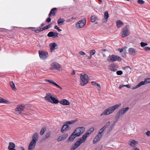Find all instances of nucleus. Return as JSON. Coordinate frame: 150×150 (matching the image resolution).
I'll use <instances>...</instances> for the list:
<instances>
[{
	"instance_id": "7ed1b4c3",
	"label": "nucleus",
	"mask_w": 150,
	"mask_h": 150,
	"mask_svg": "<svg viewBox=\"0 0 150 150\" xmlns=\"http://www.w3.org/2000/svg\"><path fill=\"white\" fill-rule=\"evenodd\" d=\"M44 98L46 100L52 103L57 104L59 102L58 99L54 97V95L50 93L46 94Z\"/></svg>"
},
{
	"instance_id": "09e8293b",
	"label": "nucleus",
	"mask_w": 150,
	"mask_h": 150,
	"mask_svg": "<svg viewBox=\"0 0 150 150\" xmlns=\"http://www.w3.org/2000/svg\"><path fill=\"white\" fill-rule=\"evenodd\" d=\"M54 28L55 29L57 30L59 32H61L62 31V30L59 29V28L57 25H55L54 26Z\"/></svg>"
},
{
	"instance_id": "0eeeda50",
	"label": "nucleus",
	"mask_w": 150,
	"mask_h": 150,
	"mask_svg": "<svg viewBox=\"0 0 150 150\" xmlns=\"http://www.w3.org/2000/svg\"><path fill=\"white\" fill-rule=\"evenodd\" d=\"M107 61L109 62H112L115 61L120 62L122 60V58L120 57L115 55H112L109 56L107 59Z\"/></svg>"
},
{
	"instance_id": "49530a36",
	"label": "nucleus",
	"mask_w": 150,
	"mask_h": 150,
	"mask_svg": "<svg viewBox=\"0 0 150 150\" xmlns=\"http://www.w3.org/2000/svg\"><path fill=\"white\" fill-rule=\"evenodd\" d=\"M105 130H104L102 128H101L99 131V133L98 134H103V132Z\"/></svg>"
},
{
	"instance_id": "6e6552de",
	"label": "nucleus",
	"mask_w": 150,
	"mask_h": 150,
	"mask_svg": "<svg viewBox=\"0 0 150 150\" xmlns=\"http://www.w3.org/2000/svg\"><path fill=\"white\" fill-rule=\"evenodd\" d=\"M60 64L56 62H53L50 65V69L51 70H57L59 71H61L62 69Z\"/></svg>"
},
{
	"instance_id": "7c9ffc66",
	"label": "nucleus",
	"mask_w": 150,
	"mask_h": 150,
	"mask_svg": "<svg viewBox=\"0 0 150 150\" xmlns=\"http://www.w3.org/2000/svg\"><path fill=\"white\" fill-rule=\"evenodd\" d=\"M116 23L118 28H120L124 25L123 23L120 20H117L116 22Z\"/></svg>"
},
{
	"instance_id": "aec40b11",
	"label": "nucleus",
	"mask_w": 150,
	"mask_h": 150,
	"mask_svg": "<svg viewBox=\"0 0 150 150\" xmlns=\"http://www.w3.org/2000/svg\"><path fill=\"white\" fill-rule=\"evenodd\" d=\"M78 137L75 134V132H73L71 135L69 137L67 140L68 142H73L76 137Z\"/></svg>"
},
{
	"instance_id": "a878e982",
	"label": "nucleus",
	"mask_w": 150,
	"mask_h": 150,
	"mask_svg": "<svg viewBox=\"0 0 150 150\" xmlns=\"http://www.w3.org/2000/svg\"><path fill=\"white\" fill-rule=\"evenodd\" d=\"M46 81L56 86L61 90L62 89V87L60 86L54 82L52 80H46Z\"/></svg>"
},
{
	"instance_id": "473e14b6",
	"label": "nucleus",
	"mask_w": 150,
	"mask_h": 150,
	"mask_svg": "<svg viewBox=\"0 0 150 150\" xmlns=\"http://www.w3.org/2000/svg\"><path fill=\"white\" fill-rule=\"evenodd\" d=\"M10 85L12 88V89L14 91H15L16 90V89L15 86V85L13 81H11L10 82Z\"/></svg>"
},
{
	"instance_id": "c03bdc74",
	"label": "nucleus",
	"mask_w": 150,
	"mask_h": 150,
	"mask_svg": "<svg viewBox=\"0 0 150 150\" xmlns=\"http://www.w3.org/2000/svg\"><path fill=\"white\" fill-rule=\"evenodd\" d=\"M116 74L117 75H120L122 74L123 72L122 71H117Z\"/></svg>"
},
{
	"instance_id": "5fc2aeb1",
	"label": "nucleus",
	"mask_w": 150,
	"mask_h": 150,
	"mask_svg": "<svg viewBox=\"0 0 150 150\" xmlns=\"http://www.w3.org/2000/svg\"><path fill=\"white\" fill-rule=\"evenodd\" d=\"M124 50V49L123 48H119L118 49V51H119L120 52H123Z\"/></svg>"
},
{
	"instance_id": "a18cd8bd",
	"label": "nucleus",
	"mask_w": 150,
	"mask_h": 150,
	"mask_svg": "<svg viewBox=\"0 0 150 150\" xmlns=\"http://www.w3.org/2000/svg\"><path fill=\"white\" fill-rule=\"evenodd\" d=\"M39 88L40 90L41 89H44V86L43 85L39 84Z\"/></svg>"
},
{
	"instance_id": "423d86ee",
	"label": "nucleus",
	"mask_w": 150,
	"mask_h": 150,
	"mask_svg": "<svg viewBox=\"0 0 150 150\" xmlns=\"http://www.w3.org/2000/svg\"><path fill=\"white\" fill-rule=\"evenodd\" d=\"M129 27L128 25L124 27L121 32V36L122 38L126 37L130 35Z\"/></svg>"
},
{
	"instance_id": "13d9d810",
	"label": "nucleus",
	"mask_w": 150,
	"mask_h": 150,
	"mask_svg": "<svg viewBox=\"0 0 150 150\" xmlns=\"http://www.w3.org/2000/svg\"><path fill=\"white\" fill-rule=\"evenodd\" d=\"M47 139L45 138V137H43V138H42V139H41V142H43V141H45L46 139Z\"/></svg>"
},
{
	"instance_id": "cd10ccee",
	"label": "nucleus",
	"mask_w": 150,
	"mask_h": 150,
	"mask_svg": "<svg viewBox=\"0 0 150 150\" xmlns=\"http://www.w3.org/2000/svg\"><path fill=\"white\" fill-rule=\"evenodd\" d=\"M57 10V9L55 8L52 9L49 14V16L50 17L52 15L55 16V12Z\"/></svg>"
},
{
	"instance_id": "bf43d9fd",
	"label": "nucleus",
	"mask_w": 150,
	"mask_h": 150,
	"mask_svg": "<svg viewBox=\"0 0 150 150\" xmlns=\"http://www.w3.org/2000/svg\"><path fill=\"white\" fill-rule=\"evenodd\" d=\"M71 74L72 75H75V71L74 70H72L71 73Z\"/></svg>"
},
{
	"instance_id": "052dcab7",
	"label": "nucleus",
	"mask_w": 150,
	"mask_h": 150,
	"mask_svg": "<svg viewBox=\"0 0 150 150\" xmlns=\"http://www.w3.org/2000/svg\"><path fill=\"white\" fill-rule=\"evenodd\" d=\"M43 30H44V28H40L39 29H38V30L39 31H42Z\"/></svg>"
},
{
	"instance_id": "2f4dec72",
	"label": "nucleus",
	"mask_w": 150,
	"mask_h": 150,
	"mask_svg": "<svg viewBox=\"0 0 150 150\" xmlns=\"http://www.w3.org/2000/svg\"><path fill=\"white\" fill-rule=\"evenodd\" d=\"M97 19V17L95 15H92L91 18V21L92 23L94 22Z\"/></svg>"
},
{
	"instance_id": "5701e85b",
	"label": "nucleus",
	"mask_w": 150,
	"mask_h": 150,
	"mask_svg": "<svg viewBox=\"0 0 150 150\" xmlns=\"http://www.w3.org/2000/svg\"><path fill=\"white\" fill-rule=\"evenodd\" d=\"M102 135L103 134H98L96 137L94 138L93 141V143L94 144H95L97 143L100 140Z\"/></svg>"
},
{
	"instance_id": "1a4fd4ad",
	"label": "nucleus",
	"mask_w": 150,
	"mask_h": 150,
	"mask_svg": "<svg viewBox=\"0 0 150 150\" xmlns=\"http://www.w3.org/2000/svg\"><path fill=\"white\" fill-rule=\"evenodd\" d=\"M25 107V105L24 104L18 105L15 109V113L17 115L21 114L24 110Z\"/></svg>"
},
{
	"instance_id": "4c0bfd02",
	"label": "nucleus",
	"mask_w": 150,
	"mask_h": 150,
	"mask_svg": "<svg viewBox=\"0 0 150 150\" xmlns=\"http://www.w3.org/2000/svg\"><path fill=\"white\" fill-rule=\"evenodd\" d=\"M77 121L76 120H72L71 121H67L66 122V123H67V124H68L69 125H72L76 121Z\"/></svg>"
},
{
	"instance_id": "864d4df0",
	"label": "nucleus",
	"mask_w": 150,
	"mask_h": 150,
	"mask_svg": "<svg viewBox=\"0 0 150 150\" xmlns=\"http://www.w3.org/2000/svg\"><path fill=\"white\" fill-rule=\"evenodd\" d=\"M144 48L146 50H150V47H145Z\"/></svg>"
},
{
	"instance_id": "b1692460",
	"label": "nucleus",
	"mask_w": 150,
	"mask_h": 150,
	"mask_svg": "<svg viewBox=\"0 0 150 150\" xmlns=\"http://www.w3.org/2000/svg\"><path fill=\"white\" fill-rule=\"evenodd\" d=\"M60 103L62 105H69L70 103L67 100L65 99H62L59 101Z\"/></svg>"
},
{
	"instance_id": "680f3d73",
	"label": "nucleus",
	"mask_w": 150,
	"mask_h": 150,
	"mask_svg": "<svg viewBox=\"0 0 150 150\" xmlns=\"http://www.w3.org/2000/svg\"><path fill=\"white\" fill-rule=\"evenodd\" d=\"M123 87H124L123 85H120L119 86V88L121 89Z\"/></svg>"
},
{
	"instance_id": "72a5a7b5",
	"label": "nucleus",
	"mask_w": 150,
	"mask_h": 150,
	"mask_svg": "<svg viewBox=\"0 0 150 150\" xmlns=\"http://www.w3.org/2000/svg\"><path fill=\"white\" fill-rule=\"evenodd\" d=\"M65 20L62 18L59 19L57 21V23L59 24L62 25L64 22Z\"/></svg>"
},
{
	"instance_id": "c756f323",
	"label": "nucleus",
	"mask_w": 150,
	"mask_h": 150,
	"mask_svg": "<svg viewBox=\"0 0 150 150\" xmlns=\"http://www.w3.org/2000/svg\"><path fill=\"white\" fill-rule=\"evenodd\" d=\"M47 129V127L46 126L43 127L40 130V135H42L44 134Z\"/></svg>"
},
{
	"instance_id": "bb28decb",
	"label": "nucleus",
	"mask_w": 150,
	"mask_h": 150,
	"mask_svg": "<svg viewBox=\"0 0 150 150\" xmlns=\"http://www.w3.org/2000/svg\"><path fill=\"white\" fill-rule=\"evenodd\" d=\"M150 83V78H146L145 79L144 81H142L140 82L142 85H146L148 83Z\"/></svg>"
},
{
	"instance_id": "a211bd4d",
	"label": "nucleus",
	"mask_w": 150,
	"mask_h": 150,
	"mask_svg": "<svg viewBox=\"0 0 150 150\" xmlns=\"http://www.w3.org/2000/svg\"><path fill=\"white\" fill-rule=\"evenodd\" d=\"M138 142L137 141L131 139L128 142V144L130 146L134 147L137 144H138Z\"/></svg>"
},
{
	"instance_id": "393cba45",
	"label": "nucleus",
	"mask_w": 150,
	"mask_h": 150,
	"mask_svg": "<svg viewBox=\"0 0 150 150\" xmlns=\"http://www.w3.org/2000/svg\"><path fill=\"white\" fill-rule=\"evenodd\" d=\"M15 144L14 143L12 142L9 143V145L8 147L9 150H16L15 149Z\"/></svg>"
},
{
	"instance_id": "39448f33",
	"label": "nucleus",
	"mask_w": 150,
	"mask_h": 150,
	"mask_svg": "<svg viewBox=\"0 0 150 150\" xmlns=\"http://www.w3.org/2000/svg\"><path fill=\"white\" fill-rule=\"evenodd\" d=\"M38 139V133H35L33 136V139L29 144L28 150H33Z\"/></svg>"
},
{
	"instance_id": "f8f14e48",
	"label": "nucleus",
	"mask_w": 150,
	"mask_h": 150,
	"mask_svg": "<svg viewBox=\"0 0 150 150\" xmlns=\"http://www.w3.org/2000/svg\"><path fill=\"white\" fill-rule=\"evenodd\" d=\"M39 56L41 59H47L48 56V53L41 50H39Z\"/></svg>"
},
{
	"instance_id": "603ef678",
	"label": "nucleus",
	"mask_w": 150,
	"mask_h": 150,
	"mask_svg": "<svg viewBox=\"0 0 150 150\" xmlns=\"http://www.w3.org/2000/svg\"><path fill=\"white\" fill-rule=\"evenodd\" d=\"M146 135L148 136H150V131H148L146 133Z\"/></svg>"
},
{
	"instance_id": "de8ad7c7",
	"label": "nucleus",
	"mask_w": 150,
	"mask_h": 150,
	"mask_svg": "<svg viewBox=\"0 0 150 150\" xmlns=\"http://www.w3.org/2000/svg\"><path fill=\"white\" fill-rule=\"evenodd\" d=\"M51 24H49L47 25L45 27H44V30H46V29H48V28H49L50 26H51Z\"/></svg>"
},
{
	"instance_id": "e433bc0d",
	"label": "nucleus",
	"mask_w": 150,
	"mask_h": 150,
	"mask_svg": "<svg viewBox=\"0 0 150 150\" xmlns=\"http://www.w3.org/2000/svg\"><path fill=\"white\" fill-rule=\"evenodd\" d=\"M110 121L106 123V124L102 128L103 129H104V130H105L106 129V128L109 126V125H110Z\"/></svg>"
},
{
	"instance_id": "dca6fc26",
	"label": "nucleus",
	"mask_w": 150,
	"mask_h": 150,
	"mask_svg": "<svg viewBox=\"0 0 150 150\" xmlns=\"http://www.w3.org/2000/svg\"><path fill=\"white\" fill-rule=\"evenodd\" d=\"M50 49L51 52H52L55 50L57 48V44L55 42H53L50 43L49 45Z\"/></svg>"
},
{
	"instance_id": "9d476101",
	"label": "nucleus",
	"mask_w": 150,
	"mask_h": 150,
	"mask_svg": "<svg viewBox=\"0 0 150 150\" xmlns=\"http://www.w3.org/2000/svg\"><path fill=\"white\" fill-rule=\"evenodd\" d=\"M85 128L84 127H78L76 128L74 131L76 135L79 137L85 131Z\"/></svg>"
},
{
	"instance_id": "c85d7f7f",
	"label": "nucleus",
	"mask_w": 150,
	"mask_h": 150,
	"mask_svg": "<svg viewBox=\"0 0 150 150\" xmlns=\"http://www.w3.org/2000/svg\"><path fill=\"white\" fill-rule=\"evenodd\" d=\"M91 84L95 86L98 87L97 88L98 90L99 91H100L101 89V87L100 85L99 84L95 81H92L91 82Z\"/></svg>"
},
{
	"instance_id": "9b49d317",
	"label": "nucleus",
	"mask_w": 150,
	"mask_h": 150,
	"mask_svg": "<svg viewBox=\"0 0 150 150\" xmlns=\"http://www.w3.org/2000/svg\"><path fill=\"white\" fill-rule=\"evenodd\" d=\"M86 22V18L84 20H81L76 24V27L77 28H82L85 25Z\"/></svg>"
},
{
	"instance_id": "4468645a",
	"label": "nucleus",
	"mask_w": 150,
	"mask_h": 150,
	"mask_svg": "<svg viewBox=\"0 0 150 150\" xmlns=\"http://www.w3.org/2000/svg\"><path fill=\"white\" fill-rule=\"evenodd\" d=\"M59 34L56 32L51 31L47 34V36L52 38H57L59 37Z\"/></svg>"
},
{
	"instance_id": "ea45409f",
	"label": "nucleus",
	"mask_w": 150,
	"mask_h": 150,
	"mask_svg": "<svg viewBox=\"0 0 150 150\" xmlns=\"http://www.w3.org/2000/svg\"><path fill=\"white\" fill-rule=\"evenodd\" d=\"M137 2L140 4H143L145 3V1L143 0H138Z\"/></svg>"
},
{
	"instance_id": "79ce46f5",
	"label": "nucleus",
	"mask_w": 150,
	"mask_h": 150,
	"mask_svg": "<svg viewBox=\"0 0 150 150\" xmlns=\"http://www.w3.org/2000/svg\"><path fill=\"white\" fill-rule=\"evenodd\" d=\"M120 115H119V114H117V116H116L115 117V120H116V121H114V123H115V122H117V121L119 119L120 117Z\"/></svg>"
},
{
	"instance_id": "37998d69",
	"label": "nucleus",
	"mask_w": 150,
	"mask_h": 150,
	"mask_svg": "<svg viewBox=\"0 0 150 150\" xmlns=\"http://www.w3.org/2000/svg\"><path fill=\"white\" fill-rule=\"evenodd\" d=\"M148 44L147 43H144V42H141L140 43V45L142 47H144L146 45H147Z\"/></svg>"
},
{
	"instance_id": "f03ea898",
	"label": "nucleus",
	"mask_w": 150,
	"mask_h": 150,
	"mask_svg": "<svg viewBox=\"0 0 150 150\" xmlns=\"http://www.w3.org/2000/svg\"><path fill=\"white\" fill-rule=\"evenodd\" d=\"M121 104L119 103L114 105L108 108V109L105 110L100 114V116L103 115H108L114 112V111L116 109H118L121 106Z\"/></svg>"
},
{
	"instance_id": "a19ab883",
	"label": "nucleus",
	"mask_w": 150,
	"mask_h": 150,
	"mask_svg": "<svg viewBox=\"0 0 150 150\" xmlns=\"http://www.w3.org/2000/svg\"><path fill=\"white\" fill-rule=\"evenodd\" d=\"M96 51L95 50H91L90 51V55H92L96 53Z\"/></svg>"
},
{
	"instance_id": "c9c22d12",
	"label": "nucleus",
	"mask_w": 150,
	"mask_h": 150,
	"mask_svg": "<svg viewBox=\"0 0 150 150\" xmlns=\"http://www.w3.org/2000/svg\"><path fill=\"white\" fill-rule=\"evenodd\" d=\"M51 132H47L45 135V137L47 139L51 137Z\"/></svg>"
},
{
	"instance_id": "6e6d98bb",
	"label": "nucleus",
	"mask_w": 150,
	"mask_h": 150,
	"mask_svg": "<svg viewBox=\"0 0 150 150\" xmlns=\"http://www.w3.org/2000/svg\"><path fill=\"white\" fill-rule=\"evenodd\" d=\"M132 150H140V149L134 146V147H133V148L132 149Z\"/></svg>"
},
{
	"instance_id": "338daca9",
	"label": "nucleus",
	"mask_w": 150,
	"mask_h": 150,
	"mask_svg": "<svg viewBox=\"0 0 150 150\" xmlns=\"http://www.w3.org/2000/svg\"><path fill=\"white\" fill-rule=\"evenodd\" d=\"M21 149H22L23 150H25V149H24V148L23 147H22L21 148Z\"/></svg>"
},
{
	"instance_id": "3c124183",
	"label": "nucleus",
	"mask_w": 150,
	"mask_h": 150,
	"mask_svg": "<svg viewBox=\"0 0 150 150\" xmlns=\"http://www.w3.org/2000/svg\"><path fill=\"white\" fill-rule=\"evenodd\" d=\"M29 29H30V30H32L33 31H35V32L36 33H37V30H35V28L33 27H29Z\"/></svg>"
},
{
	"instance_id": "6ab92c4d",
	"label": "nucleus",
	"mask_w": 150,
	"mask_h": 150,
	"mask_svg": "<svg viewBox=\"0 0 150 150\" xmlns=\"http://www.w3.org/2000/svg\"><path fill=\"white\" fill-rule=\"evenodd\" d=\"M109 17V15L108 13V12L107 11H106L104 13V16L102 20V22L104 23H106L108 21V19Z\"/></svg>"
},
{
	"instance_id": "f257e3e1",
	"label": "nucleus",
	"mask_w": 150,
	"mask_h": 150,
	"mask_svg": "<svg viewBox=\"0 0 150 150\" xmlns=\"http://www.w3.org/2000/svg\"><path fill=\"white\" fill-rule=\"evenodd\" d=\"M94 127H93L90 128L87 132L81 138L79 139L72 146L70 150H75L81 144L84 143L86 141L87 137L94 131Z\"/></svg>"
},
{
	"instance_id": "20e7f679",
	"label": "nucleus",
	"mask_w": 150,
	"mask_h": 150,
	"mask_svg": "<svg viewBox=\"0 0 150 150\" xmlns=\"http://www.w3.org/2000/svg\"><path fill=\"white\" fill-rule=\"evenodd\" d=\"M80 85L84 86L87 84L89 81V78L88 75L84 73L80 74Z\"/></svg>"
},
{
	"instance_id": "412c9836",
	"label": "nucleus",
	"mask_w": 150,
	"mask_h": 150,
	"mask_svg": "<svg viewBox=\"0 0 150 150\" xmlns=\"http://www.w3.org/2000/svg\"><path fill=\"white\" fill-rule=\"evenodd\" d=\"M129 109V107H126L121 109L119 110L117 114H119V115H122L124 114Z\"/></svg>"
},
{
	"instance_id": "0e129e2a",
	"label": "nucleus",
	"mask_w": 150,
	"mask_h": 150,
	"mask_svg": "<svg viewBox=\"0 0 150 150\" xmlns=\"http://www.w3.org/2000/svg\"><path fill=\"white\" fill-rule=\"evenodd\" d=\"M92 55H90V56L88 58V59H91V58H92Z\"/></svg>"
},
{
	"instance_id": "4be33fe9",
	"label": "nucleus",
	"mask_w": 150,
	"mask_h": 150,
	"mask_svg": "<svg viewBox=\"0 0 150 150\" xmlns=\"http://www.w3.org/2000/svg\"><path fill=\"white\" fill-rule=\"evenodd\" d=\"M128 52L129 54L131 55L134 56L135 55L136 53V49L132 47L129 48V49Z\"/></svg>"
},
{
	"instance_id": "8fccbe9b",
	"label": "nucleus",
	"mask_w": 150,
	"mask_h": 150,
	"mask_svg": "<svg viewBox=\"0 0 150 150\" xmlns=\"http://www.w3.org/2000/svg\"><path fill=\"white\" fill-rule=\"evenodd\" d=\"M79 54L81 55H85L86 54L85 53L83 52L80 51L79 52Z\"/></svg>"
},
{
	"instance_id": "ddd939ff",
	"label": "nucleus",
	"mask_w": 150,
	"mask_h": 150,
	"mask_svg": "<svg viewBox=\"0 0 150 150\" xmlns=\"http://www.w3.org/2000/svg\"><path fill=\"white\" fill-rule=\"evenodd\" d=\"M67 124L66 122L65 124L63 125L61 130V132L62 133H64L71 129V126Z\"/></svg>"
},
{
	"instance_id": "2eb2a0df",
	"label": "nucleus",
	"mask_w": 150,
	"mask_h": 150,
	"mask_svg": "<svg viewBox=\"0 0 150 150\" xmlns=\"http://www.w3.org/2000/svg\"><path fill=\"white\" fill-rule=\"evenodd\" d=\"M109 68L110 70L112 71L115 72L117 70V66L114 64H112L110 65L109 66Z\"/></svg>"
},
{
	"instance_id": "774afa93",
	"label": "nucleus",
	"mask_w": 150,
	"mask_h": 150,
	"mask_svg": "<svg viewBox=\"0 0 150 150\" xmlns=\"http://www.w3.org/2000/svg\"><path fill=\"white\" fill-rule=\"evenodd\" d=\"M123 86H124V87H126V85H123Z\"/></svg>"
},
{
	"instance_id": "f3484780",
	"label": "nucleus",
	"mask_w": 150,
	"mask_h": 150,
	"mask_svg": "<svg viewBox=\"0 0 150 150\" xmlns=\"http://www.w3.org/2000/svg\"><path fill=\"white\" fill-rule=\"evenodd\" d=\"M68 134L67 133H65L60 136L57 139V141L60 142L62 140H64L68 137Z\"/></svg>"
},
{
	"instance_id": "4d7b16f0",
	"label": "nucleus",
	"mask_w": 150,
	"mask_h": 150,
	"mask_svg": "<svg viewBox=\"0 0 150 150\" xmlns=\"http://www.w3.org/2000/svg\"><path fill=\"white\" fill-rule=\"evenodd\" d=\"M51 21V19L50 18H49L47 20H46V21L48 23H49Z\"/></svg>"
},
{
	"instance_id": "e2e57ef3",
	"label": "nucleus",
	"mask_w": 150,
	"mask_h": 150,
	"mask_svg": "<svg viewBox=\"0 0 150 150\" xmlns=\"http://www.w3.org/2000/svg\"><path fill=\"white\" fill-rule=\"evenodd\" d=\"M126 87L128 88H131V86L129 84L126 85Z\"/></svg>"
},
{
	"instance_id": "69168bd1",
	"label": "nucleus",
	"mask_w": 150,
	"mask_h": 150,
	"mask_svg": "<svg viewBox=\"0 0 150 150\" xmlns=\"http://www.w3.org/2000/svg\"><path fill=\"white\" fill-rule=\"evenodd\" d=\"M129 67H128V66H127V67H123V69H125L126 68H129Z\"/></svg>"
},
{
	"instance_id": "f704fd0d",
	"label": "nucleus",
	"mask_w": 150,
	"mask_h": 150,
	"mask_svg": "<svg viewBox=\"0 0 150 150\" xmlns=\"http://www.w3.org/2000/svg\"><path fill=\"white\" fill-rule=\"evenodd\" d=\"M0 103H4L6 104H8L9 103V101L6 100L4 98L0 97Z\"/></svg>"
},
{
	"instance_id": "58836bf2",
	"label": "nucleus",
	"mask_w": 150,
	"mask_h": 150,
	"mask_svg": "<svg viewBox=\"0 0 150 150\" xmlns=\"http://www.w3.org/2000/svg\"><path fill=\"white\" fill-rule=\"evenodd\" d=\"M142 84H141L140 82L139 84H138L137 86H134L132 88V89L133 90L137 88H138L140 87V86H141Z\"/></svg>"
}]
</instances>
